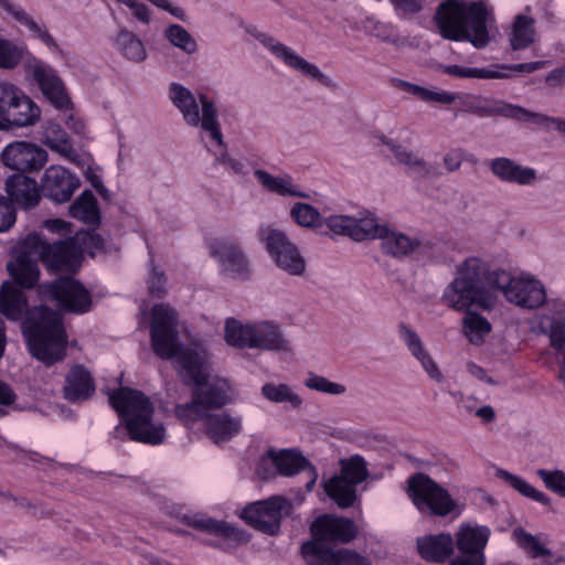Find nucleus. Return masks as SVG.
I'll return each instance as SVG.
<instances>
[{
    "label": "nucleus",
    "instance_id": "1a4fd4ad",
    "mask_svg": "<svg viewBox=\"0 0 565 565\" xmlns=\"http://www.w3.org/2000/svg\"><path fill=\"white\" fill-rule=\"evenodd\" d=\"M292 512V503L281 495L248 504L242 512V519L255 530L275 536L280 531L281 520Z\"/></svg>",
    "mask_w": 565,
    "mask_h": 565
},
{
    "label": "nucleus",
    "instance_id": "6e6d98bb",
    "mask_svg": "<svg viewBox=\"0 0 565 565\" xmlns=\"http://www.w3.org/2000/svg\"><path fill=\"white\" fill-rule=\"evenodd\" d=\"M536 475L541 478L546 489L565 498V472L558 469H539Z\"/></svg>",
    "mask_w": 565,
    "mask_h": 565
},
{
    "label": "nucleus",
    "instance_id": "c9c22d12",
    "mask_svg": "<svg viewBox=\"0 0 565 565\" xmlns=\"http://www.w3.org/2000/svg\"><path fill=\"white\" fill-rule=\"evenodd\" d=\"M513 540L531 558H545L552 556V551L544 545V535H533L523 527H516L512 532Z\"/></svg>",
    "mask_w": 565,
    "mask_h": 565
},
{
    "label": "nucleus",
    "instance_id": "20e7f679",
    "mask_svg": "<svg viewBox=\"0 0 565 565\" xmlns=\"http://www.w3.org/2000/svg\"><path fill=\"white\" fill-rule=\"evenodd\" d=\"M109 403L135 441L159 445L164 440L166 428L153 420L154 406L141 391L120 387L109 393Z\"/></svg>",
    "mask_w": 565,
    "mask_h": 565
},
{
    "label": "nucleus",
    "instance_id": "bf43d9fd",
    "mask_svg": "<svg viewBox=\"0 0 565 565\" xmlns=\"http://www.w3.org/2000/svg\"><path fill=\"white\" fill-rule=\"evenodd\" d=\"M463 329L467 335L479 334L484 335L491 331L490 322L482 316L470 310L465 311Z\"/></svg>",
    "mask_w": 565,
    "mask_h": 565
},
{
    "label": "nucleus",
    "instance_id": "4468645a",
    "mask_svg": "<svg viewBox=\"0 0 565 565\" xmlns=\"http://www.w3.org/2000/svg\"><path fill=\"white\" fill-rule=\"evenodd\" d=\"M311 536H319L327 543L348 544L359 534V527L352 519L335 514H322L310 526Z\"/></svg>",
    "mask_w": 565,
    "mask_h": 565
},
{
    "label": "nucleus",
    "instance_id": "603ef678",
    "mask_svg": "<svg viewBox=\"0 0 565 565\" xmlns=\"http://www.w3.org/2000/svg\"><path fill=\"white\" fill-rule=\"evenodd\" d=\"M516 280L510 273L503 269H495L486 273L483 268V281L487 289L492 294L493 291H501L505 296V291L512 289V285ZM493 297V295H491Z\"/></svg>",
    "mask_w": 565,
    "mask_h": 565
},
{
    "label": "nucleus",
    "instance_id": "72a5a7b5",
    "mask_svg": "<svg viewBox=\"0 0 565 565\" xmlns=\"http://www.w3.org/2000/svg\"><path fill=\"white\" fill-rule=\"evenodd\" d=\"M70 215L84 223L97 225L100 212L97 200L90 190H85L70 206Z\"/></svg>",
    "mask_w": 565,
    "mask_h": 565
},
{
    "label": "nucleus",
    "instance_id": "9b49d317",
    "mask_svg": "<svg viewBox=\"0 0 565 565\" xmlns=\"http://www.w3.org/2000/svg\"><path fill=\"white\" fill-rule=\"evenodd\" d=\"M258 236L265 243L266 250L279 269L290 276H302L305 274L306 259L284 232L270 226H262Z\"/></svg>",
    "mask_w": 565,
    "mask_h": 565
},
{
    "label": "nucleus",
    "instance_id": "cd10ccee",
    "mask_svg": "<svg viewBox=\"0 0 565 565\" xmlns=\"http://www.w3.org/2000/svg\"><path fill=\"white\" fill-rule=\"evenodd\" d=\"M15 102L6 116L3 122L8 126L26 127L35 125L41 115L39 106L21 89L18 90Z\"/></svg>",
    "mask_w": 565,
    "mask_h": 565
},
{
    "label": "nucleus",
    "instance_id": "bb28decb",
    "mask_svg": "<svg viewBox=\"0 0 565 565\" xmlns=\"http://www.w3.org/2000/svg\"><path fill=\"white\" fill-rule=\"evenodd\" d=\"M490 537V530L484 525L462 524L456 533L455 544L461 554L484 555V547Z\"/></svg>",
    "mask_w": 565,
    "mask_h": 565
},
{
    "label": "nucleus",
    "instance_id": "423d86ee",
    "mask_svg": "<svg viewBox=\"0 0 565 565\" xmlns=\"http://www.w3.org/2000/svg\"><path fill=\"white\" fill-rule=\"evenodd\" d=\"M457 107L461 113L473 114L478 117L502 116L505 118L516 119L519 121H532L540 126H545L548 122H552L559 132L565 134V119L533 113L521 106L495 100L481 95L458 93Z\"/></svg>",
    "mask_w": 565,
    "mask_h": 565
},
{
    "label": "nucleus",
    "instance_id": "4d7b16f0",
    "mask_svg": "<svg viewBox=\"0 0 565 565\" xmlns=\"http://www.w3.org/2000/svg\"><path fill=\"white\" fill-rule=\"evenodd\" d=\"M551 345L564 355L559 379L565 381V317L553 321L550 331Z\"/></svg>",
    "mask_w": 565,
    "mask_h": 565
},
{
    "label": "nucleus",
    "instance_id": "5fc2aeb1",
    "mask_svg": "<svg viewBox=\"0 0 565 565\" xmlns=\"http://www.w3.org/2000/svg\"><path fill=\"white\" fill-rule=\"evenodd\" d=\"M291 217L303 227L321 226L322 217L317 209L308 203H296L290 211Z\"/></svg>",
    "mask_w": 565,
    "mask_h": 565
},
{
    "label": "nucleus",
    "instance_id": "c03bdc74",
    "mask_svg": "<svg viewBox=\"0 0 565 565\" xmlns=\"http://www.w3.org/2000/svg\"><path fill=\"white\" fill-rule=\"evenodd\" d=\"M49 242L39 233L28 234L20 243L15 258L34 259L42 262L47 250Z\"/></svg>",
    "mask_w": 565,
    "mask_h": 565
},
{
    "label": "nucleus",
    "instance_id": "c85d7f7f",
    "mask_svg": "<svg viewBox=\"0 0 565 565\" xmlns=\"http://www.w3.org/2000/svg\"><path fill=\"white\" fill-rule=\"evenodd\" d=\"M381 249L385 255L394 258H403L412 254L420 246L417 238H411L402 232L386 226L380 234Z\"/></svg>",
    "mask_w": 565,
    "mask_h": 565
},
{
    "label": "nucleus",
    "instance_id": "e2e57ef3",
    "mask_svg": "<svg viewBox=\"0 0 565 565\" xmlns=\"http://www.w3.org/2000/svg\"><path fill=\"white\" fill-rule=\"evenodd\" d=\"M323 224H326L335 235L349 236L351 238L354 217L347 215H331L324 220L322 218V225Z\"/></svg>",
    "mask_w": 565,
    "mask_h": 565
},
{
    "label": "nucleus",
    "instance_id": "6ab92c4d",
    "mask_svg": "<svg viewBox=\"0 0 565 565\" xmlns=\"http://www.w3.org/2000/svg\"><path fill=\"white\" fill-rule=\"evenodd\" d=\"M211 255L215 257L223 271L232 278L247 279L249 264L242 248L234 242L216 241L210 246Z\"/></svg>",
    "mask_w": 565,
    "mask_h": 565
},
{
    "label": "nucleus",
    "instance_id": "4be33fe9",
    "mask_svg": "<svg viewBox=\"0 0 565 565\" xmlns=\"http://www.w3.org/2000/svg\"><path fill=\"white\" fill-rule=\"evenodd\" d=\"M33 76L46 99L60 110H68L73 104L65 92L63 82L52 70L35 66Z\"/></svg>",
    "mask_w": 565,
    "mask_h": 565
},
{
    "label": "nucleus",
    "instance_id": "f03ea898",
    "mask_svg": "<svg viewBox=\"0 0 565 565\" xmlns=\"http://www.w3.org/2000/svg\"><path fill=\"white\" fill-rule=\"evenodd\" d=\"M488 15V9L481 1L465 3L459 0H446L438 6L435 21L444 39L468 41L475 47L482 49L490 41Z\"/></svg>",
    "mask_w": 565,
    "mask_h": 565
},
{
    "label": "nucleus",
    "instance_id": "f3484780",
    "mask_svg": "<svg viewBox=\"0 0 565 565\" xmlns=\"http://www.w3.org/2000/svg\"><path fill=\"white\" fill-rule=\"evenodd\" d=\"M268 461L276 467L279 475L285 477L295 476L301 471H308L310 480L306 483V489L310 491L316 484L318 473L310 461L295 449H282L276 451L270 449L267 451V459H263L259 469Z\"/></svg>",
    "mask_w": 565,
    "mask_h": 565
},
{
    "label": "nucleus",
    "instance_id": "a19ab883",
    "mask_svg": "<svg viewBox=\"0 0 565 565\" xmlns=\"http://www.w3.org/2000/svg\"><path fill=\"white\" fill-rule=\"evenodd\" d=\"M45 145L71 162H75L78 159V154L73 148L67 134L60 126H53L46 130Z\"/></svg>",
    "mask_w": 565,
    "mask_h": 565
},
{
    "label": "nucleus",
    "instance_id": "473e14b6",
    "mask_svg": "<svg viewBox=\"0 0 565 565\" xmlns=\"http://www.w3.org/2000/svg\"><path fill=\"white\" fill-rule=\"evenodd\" d=\"M114 45L129 61L139 63L146 60L147 51L142 41L126 28H121L114 38Z\"/></svg>",
    "mask_w": 565,
    "mask_h": 565
},
{
    "label": "nucleus",
    "instance_id": "58836bf2",
    "mask_svg": "<svg viewBox=\"0 0 565 565\" xmlns=\"http://www.w3.org/2000/svg\"><path fill=\"white\" fill-rule=\"evenodd\" d=\"M256 326L242 324L234 318H228L225 323V340L230 345L238 348H254L256 339Z\"/></svg>",
    "mask_w": 565,
    "mask_h": 565
},
{
    "label": "nucleus",
    "instance_id": "a211bd4d",
    "mask_svg": "<svg viewBox=\"0 0 565 565\" xmlns=\"http://www.w3.org/2000/svg\"><path fill=\"white\" fill-rule=\"evenodd\" d=\"M256 39L277 57L281 58L286 65L301 72L303 75L317 79L326 86H331L332 81L324 75L315 64L309 63L300 55L296 54L285 44L277 42L273 36L266 33H258Z\"/></svg>",
    "mask_w": 565,
    "mask_h": 565
},
{
    "label": "nucleus",
    "instance_id": "39448f33",
    "mask_svg": "<svg viewBox=\"0 0 565 565\" xmlns=\"http://www.w3.org/2000/svg\"><path fill=\"white\" fill-rule=\"evenodd\" d=\"M457 274L444 290L441 301L456 311H467L472 306L490 309L492 296L484 286L483 262L477 257L467 258Z\"/></svg>",
    "mask_w": 565,
    "mask_h": 565
},
{
    "label": "nucleus",
    "instance_id": "09e8293b",
    "mask_svg": "<svg viewBox=\"0 0 565 565\" xmlns=\"http://www.w3.org/2000/svg\"><path fill=\"white\" fill-rule=\"evenodd\" d=\"M207 411L203 405L198 402V398L192 394V401L185 404H179L174 408L175 417L186 427H192L199 420L204 422Z\"/></svg>",
    "mask_w": 565,
    "mask_h": 565
},
{
    "label": "nucleus",
    "instance_id": "e433bc0d",
    "mask_svg": "<svg viewBox=\"0 0 565 565\" xmlns=\"http://www.w3.org/2000/svg\"><path fill=\"white\" fill-rule=\"evenodd\" d=\"M355 487L335 475L324 483V492L338 507L347 509L352 507L356 500Z\"/></svg>",
    "mask_w": 565,
    "mask_h": 565
},
{
    "label": "nucleus",
    "instance_id": "a18cd8bd",
    "mask_svg": "<svg viewBox=\"0 0 565 565\" xmlns=\"http://www.w3.org/2000/svg\"><path fill=\"white\" fill-rule=\"evenodd\" d=\"M402 88L423 102H434L443 105H450L458 102V93L435 92L419 85L401 82Z\"/></svg>",
    "mask_w": 565,
    "mask_h": 565
},
{
    "label": "nucleus",
    "instance_id": "ea45409f",
    "mask_svg": "<svg viewBox=\"0 0 565 565\" xmlns=\"http://www.w3.org/2000/svg\"><path fill=\"white\" fill-rule=\"evenodd\" d=\"M256 339L254 348L264 350H286L287 341L282 338L277 326L271 323H260L256 326Z\"/></svg>",
    "mask_w": 565,
    "mask_h": 565
},
{
    "label": "nucleus",
    "instance_id": "6e6552de",
    "mask_svg": "<svg viewBox=\"0 0 565 565\" xmlns=\"http://www.w3.org/2000/svg\"><path fill=\"white\" fill-rule=\"evenodd\" d=\"M407 494L419 512L435 516H447L457 505L448 490L424 472L408 478Z\"/></svg>",
    "mask_w": 565,
    "mask_h": 565
},
{
    "label": "nucleus",
    "instance_id": "8fccbe9b",
    "mask_svg": "<svg viewBox=\"0 0 565 565\" xmlns=\"http://www.w3.org/2000/svg\"><path fill=\"white\" fill-rule=\"evenodd\" d=\"M351 238L361 242L364 239H380V234L386 228V225H381L374 217L354 218L352 226Z\"/></svg>",
    "mask_w": 565,
    "mask_h": 565
},
{
    "label": "nucleus",
    "instance_id": "680f3d73",
    "mask_svg": "<svg viewBox=\"0 0 565 565\" xmlns=\"http://www.w3.org/2000/svg\"><path fill=\"white\" fill-rule=\"evenodd\" d=\"M22 54L17 45L8 40L0 39V67L13 68L21 61Z\"/></svg>",
    "mask_w": 565,
    "mask_h": 565
},
{
    "label": "nucleus",
    "instance_id": "aec40b11",
    "mask_svg": "<svg viewBox=\"0 0 565 565\" xmlns=\"http://www.w3.org/2000/svg\"><path fill=\"white\" fill-rule=\"evenodd\" d=\"M95 381L83 364H74L65 374L62 394L72 404L88 401L95 394Z\"/></svg>",
    "mask_w": 565,
    "mask_h": 565
},
{
    "label": "nucleus",
    "instance_id": "dca6fc26",
    "mask_svg": "<svg viewBox=\"0 0 565 565\" xmlns=\"http://www.w3.org/2000/svg\"><path fill=\"white\" fill-rule=\"evenodd\" d=\"M82 260V248L74 237L49 243L42 260L52 271L75 273Z\"/></svg>",
    "mask_w": 565,
    "mask_h": 565
},
{
    "label": "nucleus",
    "instance_id": "052dcab7",
    "mask_svg": "<svg viewBox=\"0 0 565 565\" xmlns=\"http://www.w3.org/2000/svg\"><path fill=\"white\" fill-rule=\"evenodd\" d=\"M395 158L399 163L407 166L409 170L418 177L427 175L430 172L428 164L423 159L404 148L397 149Z\"/></svg>",
    "mask_w": 565,
    "mask_h": 565
},
{
    "label": "nucleus",
    "instance_id": "c756f323",
    "mask_svg": "<svg viewBox=\"0 0 565 565\" xmlns=\"http://www.w3.org/2000/svg\"><path fill=\"white\" fill-rule=\"evenodd\" d=\"M399 331H401L402 338H403L404 342L406 343L408 350L422 363V365L425 369V371L427 372V374L433 380L440 382L443 380V374L439 371L435 361L429 355V353L424 349L418 334L404 323H402L399 326Z\"/></svg>",
    "mask_w": 565,
    "mask_h": 565
},
{
    "label": "nucleus",
    "instance_id": "69168bd1",
    "mask_svg": "<svg viewBox=\"0 0 565 565\" xmlns=\"http://www.w3.org/2000/svg\"><path fill=\"white\" fill-rule=\"evenodd\" d=\"M18 90L19 88L15 85L0 81V121L3 122L12 103L18 100Z\"/></svg>",
    "mask_w": 565,
    "mask_h": 565
},
{
    "label": "nucleus",
    "instance_id": "2eb2a0df",
    "mask_svg": "<svg viewBox=\"0 0 565 565\" xmlns=\"http://www.w3.org/2000/svg\"><path fill=\"white\" fill-rule=\"evenodd\" d=\"M79 184L78 178L64 167L51 166L44 171L39 189L44 198L55 203H65Z\"/></svg>",
    "mask_w": 565,
    "mask_h": 565
},
{
    "label": "nucleus",
    "instance_id": "de8ad7c7",
    "mask_svg": "<svg viewBox=\"0 0 565 565\" xmlns=\"http://www.w3.org/2000/svg\"><path fill=\"white\" fill-rule=\"evenodd\" d=\"M439 68L448 75L459 78H509L508 73L492 71L483 67H466L460 65H440Z\"/></svg>",
    "mask_w": 565,
    "mask_h": 565
},
{
    "label": "nucleus",
    "instance_id": "393cba45",
    "mask_svg": "<svg viewBox=\"0 0 565 565\" xmlns=\"http://www.w3.org/2000/svg\"><path fill=\"white\" fill-rule=\"evenodd\" d=\"M416 543L420 557L427 562L441 564L454 554L455 541L449 533L425 535Z\"/></svg>",
    "mask_w": 565,
    "mask_h": 565
},
{
    "label": "nucleus",
    "instance_id": "774afa93",
    "mask_svg": "<svg viewBox=\"0 0 565 565\" xmlns=\"http://www.w3.org/2000/svg\"><path fill=\"white\" fill-rule=\"evenodd\" d=\"M337 565H372L370 559L349 548H339Z\"/></svg>",
    "mask_w": 565,
    "mask_h": 565
},
{
    "label": "nucleus",
    "instance_id": "5701e85b",
    "mask_svg": "<svg viewBox=\"0 0 565 565\" xmlns=\"http://www.w3.org/2000/svg\"><path fill=\"white\" fill-rule=\"evenodd\" d=\"M488 166L492 174L502 182L530 185L537 179L533 168L523 167L510 158H494L489 161Z\"/></svg>",
    "mask_w": 565,
    "mask_h": 565
},
{
    "label": "nucleus",
    "instance_id": "49530a36",
    "mask_svg": "<svg viewBox=\"0 0 565 565\" xmlns=\"http://www.w3.org/2000/svg\"><path fill=\"white\" fill-rule=\"evenodd\" d=\"M498 476L505 480L514 490L522 495L530 498L543 505H550L552 500L544 492L535 489L522 478L512 475L505 470H499Z\"/></svg>",
    "mask_w": 565,
    "mask_h": 565
},
{
    "label": "nucleus",
    "instance_id": "9d476101",
    "mask_svg": "<svg viewBox=\"0 0 565 565\" xmlns=\"http://www.w3.org/2000/svg\"><path fill=\"white\" fill-rule=\"evenodd\" d=\"M180 520L185 525L215 536L217 542L210 541L207 545L220 548L224 552H232L236 547L247 544L250 541V535L226 521L216 520L203 513H184Z\"/></svg>",
    "mask_w": 565,
    "mask_h": 565
},
{
    "label": "nucleus",
    "instance_id": "f704fd0d",
    "mask_svg": "<svg viewBox=\"0 0 565 565\" xmlns=\"http://www.w3.org/2000/svg\"><path fill=\"white\" fill-rule=\"evenodd\" d=\"M7 269L14 282L22 288H33L40 278V269L34 259L15 258L8 263Z\"/></svg>",
    "mask_w": 565,
    "mask_h": 565
},
{
    "label": "nucleus",
    "instance_id": "37998d69",
    "mask_svg": "<svg viewBox=\"0 0 565 565\" xmlns=\"http://www.w3.org/2000/svg\"><path fill=\"white\" fill-rule=\"evenodd\" d=\"M341 471L338 475L351 484L358 486L369 477L365 459L360 455H353L348 459L340 460Z\"/></svg>",
    "mask_w": 565,
    "mask_h": 565
},
{
    "label": "nucleus",
    "instance_id": "7ed1b4c3",
    "mask_svg": "<svg viewBox=\"0 0 565 565\" xmlns=\"http://www.w3.org/2000/svg\"><path fill=\"white\" fill-rule=\"evenodd\" d=\"M22 332L33 358L51 366L66 355L67 335L62 316L46 306L26 312Z\"/></svg>",
    "mask_w": 565,
    "mask_h": 565
},
{
    "label": "nucleus",
    "instance_id": "4c0bfd02",
    "mask_svg": "<svg viewBox=\"0 0 565 565\" xmlns=\"http://www.w3.org/2000/svg\"><path fill=\"white\" fill-rule=\"evenodd\" d=\"M535 40L534 19L518 14L512 24L510 44L512 50L519 51L529 47Z\"/></svg>",
    "mask_w": 565,
    "mask_h": 565
},
{
    "label": "nucleus",
    "instance_id": "0e129e2a",
    "mask_svg": "<svg viewBox=\"0 0 565 565\" xmlns=\"http://www.w3.org/2000/svg\"><path fill=\"white\" fill-rule=\"evenodd\" d=\"M0 7L11 14L19 23L25 25L30 31H39V24L21 7L11 3L9 0H0Z\"/></svg>",
    "mask_w": 565,
    "mask_h": 565
},
{
    "label": "nucleus",
    "instance_id": "864d4df0",
    "mask_svg": "<svg viewBox=\"0 0 565 565\" xmlns=\"http://www.w3.org/2000/svg\"><path fill=\"white\" fill-rule=\"evenodd\" d=\"M164 35L172 45L189 54L194 53L198 49L195 40L182 25L171 24Z\"/></svg>",
    "mask_w": 565,
    "mask_h": 565
},
{
    "label": "nucleus",
    "instance_id": "7c9ffc66",
    "mask_svg": "<svg viewBox=\"0 0 565 565\" xmlns=\"http://www.w3.org/2000/svg\"><path fill=\"white\" fill-rule=\"evenodd\" d=\"M307 565H337L339 550H333L329 543L319 536H311L300 548Z\"/></svg>",
    "mask_w": 565,
    "mask_h": 565
},
{
    "label": "nucleus",
    "instance_id": "f257e3e1",
    "mask_svg": "<svg viewBox=\"0 0 565 565\" xmlns=\"http://www.w3.org/2000/svg\"><path fill=\"white\" fill-rule=\"evenodd\" d=\"M150 342L157 356L173 361L184 382L196 386L192 394L206 411L222 408L231 402L226 381L207 382L206 351L200 345L179 341L178 313L167 303L154 305L152 308Z\"/></svg>",
    "mask_w": 565,
    "mask_h": 565
},
{
    "label": "nucleus",
    "instance_id": "b1692460",
    "mask_svg": "<svg viewBox=\"0 0 565 565\" xmlns=\"http://www.w3.org/2000/svg\"><path fill=\"white\" fill-rule=\"evenodd\" d=\"M6 191L12 202L25 209L36 206L41 199L36 181L24 173L10 175L6 181Z\"/></svg>",
    "mask_w": 565,
    "mask_h": 565
},
{
    "label": "nucleus",
    "instance_id": "2f4dec72",
    "mask_svg": "<svg viewBox=\"0 0 565 565\" xmlns=\"http://www.w3.org/2000/svg\"><path fill=\"white\" fill-rule=\"evenodd\" d=\"M26 297L15 285L4 281L0 288V312L9 319L21 318L26 310Z\"/></svg>",
    "mask_w": 565,
    "mask_h": 565
},
{
    "label": "nucleus",
    "instance_id": "a878e982",
    "mask_svg": "<svg viewBox=\"0 0 565 565\" xmlns=\"http://www.w3.org/2000/svg\"><path fill=\"white\" fill-rule=\"evenodd\" d=\"M204 428L207 437L215 444L225 443L241 433L242 418L227 412L207 414L204 417Z\"/></svg>",
    "mask_w": 565,
    "mask_h": 565
},
{
    "label": "nucleus",
    "instance_id": "13d9d810",
    "mask_svg": "<svg viewBox=\"0 0 565 565\" xmlns=\"http://www.w3.org/2000/svg\"><path fill=\"white\" fill-rule=\"evenodd\" d=\"M305 385L318 392L340 395L345 393L347 388L344 385L329 381L328 379L310 373L308 379L305 381Z\"/></svg>",
    "mask_w": 565,
    "mask_h": 565
},
{
    "label": "nucleus",
    "instance_id": "338daca9",
    "mask_svg": "<svg viewBox=\"0 0 565 565\" xmlns=\"http://www.w3.org/2000/svg\"><path fill=\"white\" fill-rule=\"evenodd\" d=\"M166 282L167 278L164 274L153 268L148 280L149 294L154 298H163L167 292Z\"/></svg>",
    "mask_w": 565,
    "mask_h": 565
},
{
    "label": "nucleus",
    "instance_id": "79ce46f5",
    "mask_svg": "<svg viewBox=\"0 0 565 565\" xmlns=\"http://www.w3.org/2000/svg\"><path fill=\"white\" fill-rule=\"evenodd\" d=\"M255 177L258 182L268 191L277 193L279 195H290L305 198L306 194L292 189L291 178L290 177H274L265 170H256Z\"/></svg>",
    "mask_w": 565,
    "mask_h": 565
},
{
    "label": "nucleus",
    "instance_id": "f8f14e48",
    "mask_svg": "<svg viewBox=\"0 0 565 565\" xmlns=\"http://www.w3.org/2000/svg\"><path fill=\"white\" fill-rule=\"evenodd\" d=\"M41 292L57 302L64 312L83 315L92 309L90 292L85 286L68 276L58 277L51 282L41 285Z\"/></svg>",
    "mask_w": 565,
    "mask_h": 565
},
{
    "label": "nucleus",
    "instance_id": "3c124183",
    "mask_svg": "<svg viewBox=\"0 0 565 565\" xmlns=\"http://www.w3.org/2000/svg\"><path fill=\"white\" fill-rule=\"evenodd\" d=\"M262 393L268 401L274 403L288 402L292 407H299L302 404L300 396L294 393L286 384L275 385L266 383L262 387Z\"/></svg>",
    "mask_w": 565,
    "mask_h": 565
},
{
    "label": "nucleus",
    "instance_id": "0eeeda50",
    "mask_svg": "<svg viewBox=\"0 0 565 565\" xmlns=\"http://www.w3.org/2000/svg\"><path fill=\"white\" fill-rule=\"evenodd\" d=\"M169 96L173 105L181 111L184 121L192 126H201L203 130L210 132L211 138L220 146L223 145V136L217 121V109L206 95H200L202 106V116L200 115L199 104L190 89L179 83H172L169 88Z\"/></svg>",
    "mask_w": 565,
    "mask_h": 565
},
{
    "label": "nucleus",
    "instance_id": "412c9836",
    "mask_svg": "<svg viewBox=\"0 0 565 565\" xmlns=\"http://www.w3.org/2000/svg\"><path fill=\"white\" fill-rule=\"evenodd\" d=\"M505 299L526 309H535L546 300L543 285L530 278H516L512 289L505 291Z\"/></svg>",
    "mask_w": 565,
    "mask_h": 565
},
{
    "label": "nucleus",
    "instance_id": "ddd939ff",
    "mask_svg": "<svg viewBox=\"0 0 565 565\" xmlns=\"http://www.w3.org/2000/svg\"><path fill=\"white\" fill-rule=\"evenodd\" d=\"M1 161L6 167L22 173L36 172L47 162V152L34 143L15 141L2 150Z\"/></svg>",
    "mask_w": 565,
    "mask_h": 565
}]
</instances>
